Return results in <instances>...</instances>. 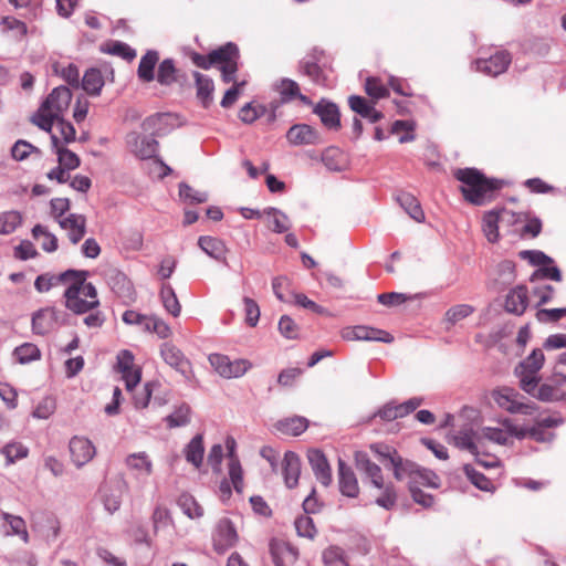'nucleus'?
<instances>
[{
    "label": "nucleus",
    "instance_id": "nucleus-7",
    "mask_svg": "<svg viewBox=\"0 0 566 566\" xmlns=\"http://www.w3.org/2000/svg\"><path fill=\"white\" fill-rule=\"evenodd\" d=\"M504 429L502 428H492L485 427L480 431V436L482 437V442L484 440H489L495 442L501 446H505L510 442L511 437H515L517 439H523L527 436L535 437L537 430L535 428H524L518 427L512 422L510 419H504L502 421Z\"/></svg>",
    "mask_w": 566,
    "mask_h": 566
},
{
    "label": "nucleus",
    "instance_id": "nucleus-54",
    "mask_svg": "<svg viewBox=\"0 0 566 566\" xmlns=\"http://www.w3.org/2000/svg\"><path fill=\"white\" fill-rule=\"evenodd\" d=\"M365 92L374 99V102L389 96V91L382 84L381 80L374 76L366 78Z\"/></svg>",
    "mask_w": 566,
    "mask_h": 566
},
{
    "label": "nucleus",
    "instance_id": "nucleus-52",
    "mask_svg": "<svg viewBox=\"0 0 566 566\" xmlns=\"http://www.w3.org/2000/svg\"><path fill=\"white\" fill-rule=\"evenodd\" d=\"M463 471L467 478L474 484L478 489L482 491H492L494 485L490 479H488L483 473L476 471L473 467L465 464L463 467Z\"/></svg>",
    "mask_w": 566,
    "mask_h": 566
},
{
    "label": "nucleus",
    "instance_id": "nucleus-16",
    "mask_svg": "<svg viewBox=\"0 0 566 566\" xmlns=\"http://www.w3.org/2000/svg\"><path fill=\"white\" fill-rule=\"evenodd\" d=\"M69 450L72 462L81 468L88 463L95 455L94 444L85 437L75 436L70 440Z\"/></svg>",
    "mask_w": 566,
    "mask_h": 566
},
{
    "label": "nucleus",
    "instance_id": "nucleus-42",
    "mask_svg": "<svg viewBox=\"0 0 566 566\" xmlns=\"http://www.w3.org/2000/svg\"><path fill=\"white\" fill-rule=\"evenodd\" d=\"M429 486L437 489L440 486L439 476L431 470L422 469L417 465L411 480L409 481V486Z\"/></svg>",
    "mask_w": 566,
    "mask_h": 566
},
{
    "label": "nucleus",
    "instance_id": "nucleus-13",
    "mask_svg": "<svg viewBox=\"0 0 566 566\" xmlns=\"http://www.w3.org/2000/svg\"><path fill=\"white\" fill-rule=\"evenodd\" d=\"M512 57L507 51H496L489 57H479L475 60L476 71L490 75L497 76L504 73L511 64Z\"/></svg>",
    "mask_w": 566,
    "mask_h": 566
},
{
    "label": "nucleus",
    "instance_id": "nucleus-4",
    "mask_svg": "<svg viewBox=\"0 0 566 566\" xmlns=\"http://www.w3.org/2000/svg\"><path fill=\"white\" fill-rule=\"evenodd\" d=\"M192 63L200 69L209 70L212 66L221 71V78L224 83L234 81V74L238 72L240 52L237 44L228 42L224 45L212 50L209 54L202 55L197 52L190 54Z\"/></svg>",
    "mask_w": 566,
    "mask_h": 566
},
{
    "label": "nucleus",
    "instance_id": "nucleus-36",
    "mask_svg": "<svg viewBox=\"0 0 566 566\" xmlns=\"http://www.w3.org/2000/svg\"><path fill=\"white\" fill-rule=\"evenodd\" d=\"M159 296L165 310L174 317H178L181 312V304L172 286L168 283H163Z\"/></svg>",
    "mask_w": 566,
    "mask_h": 566
},
{
    "label": "nucleus",
    "instance_id": "nucleus-47",
    "mask_svg": "<svg viewBox=\"0 0 566 566\" xmlns=\"http://www.w3.org/2000/svg\"><path fill=\"white\" fill-rule=\"evenodd\" d=\"M32 235L35 240H41V247L46 252H53L57 249V239L54 234L41 224H36L32 229Z\"/></svg>",
    "mask_w": 566,
    "mask_h": 566
},
{
    "label": "nucleus",
    "instance_id": "nucleus-28",
    "mask_svg": "<svg viewBox=\"0 0 566 566\" xmlns=\"http://www.w3.org/2000/svg\"><path fill=\"white\" fill-rule=\"evenodd\" d=\"M51 144L52 148L54 149L56 156H57V163L65 169L74 170L80 167L81 159L80 157L66 148L63 144L60 143V138L56 134H52L51 136Z\"/></svg>",
    "mask_w": 566,
    "mask_h": 566
},
{
    "label": "nucleus",
    "instance_id": "nucleus-2",
    "mask_svg": "<svg viewBox=\"0 0 566 566\" xmlns=\"http://www.w3.org/2000/svg\"><path fill=\"white\" fill-rule=\"evenodd\" d=\"M355 467L360 471L369 484L378 491L375 502L385 510H391L397 503V491L391 482H386L381 468L373 462L364 451L354 453Z\"/></svg>",
    "mask_w": 566,
    "mask_h": 566
},
{
    "label": "nucleus",
    "instance_id": "nucleus-55",
    "mask_svg": "<svg viewBox=\"0 0 566 566\" xmlns=\"http://www.w3.org/2000/svg\"><path fill=\"white\" fill-rule=\"evenodd\" d=\"M14 356L21 364L38 360L41 357L40 349L32 343H24L14 349Z\"/></svg>",
    "mask_w": 566,
    "mask_h": 566
},
{
    "label": "nucleus",
    "instance_id": "nucleus-8",
    "mask_svg": "<svg viewBox=\"0 0 566 566\" xmlns=\"http://www.w3.org/2000/svg\"><path fill=\"white\" fill-rule=\"evenodd\" d=\"M566 384V374L558 368H554L552 377L541 386L538 379L535 380L534 389L528 395L541 401L554 402L566 399V390L563 386Z\"/></svg>",
    "mask_w": 566,
    "mask_h": 566
},
{
    "label": "nucleus",
    "instance_id": "nucleus-46",
    "mask_svg": "<svg viewBox=\"0 0 566 566\" xmlns=\"http://www.w3.org/2000/svg\"><path fill=\"white\" fill-rule=\"evenodd\" d=\"M178 505L189 518H199L203 515L202 506L190 494H181L178 499Z\"/></svg>",
    "mask_w": 566,
    "mask_h": 566
},
{
    "label": "nucleus",
    "instance_id": "nucleus-61",
    "mask_svg": "<svg viewBox=\"0 0 566 566\" xmlns=\"http://www.w3.org/2000/svg\"><path fill=\"white\" fill-rule=\"evenodd\" d=\"M102 499L104 503V507L111 513H115L119 510L122 504V496L118 490H112L108 488H104L102 490Z\"/></svg>",
    "mask_w": 566,
    "mask_h": 566
},
{
    "label": "nucleus",
    "instance_id": "nucleus-56",
    "mask_svg": "<svg viewBox=\"0 0 566 566\" xmlns=\"http://www.w3.org/2000/svg\"><path fill=\"white\" fill-rule=\"evenodd\" d=\"M295 530L298 536L313 539L316 535V527L313 518L308 515L298 516L295 522Z\"/></svg>",
    "mask_w": 566,
    "mask_h": 566
},
{
    "label": "nucleus",
    "instance_id": "nucleus-64",
    "mask_svg": "<svg viewBox=\"0 0 566 566\" xmlns=\"http://www.w3.org/2000/svg\"><path fill=\"white\" fill-rule=\"evenodd\" d=\"M566 316V307L563 308H542L535 314L539 323H555Z\"/></svg>",
    "mask_w": 566,
    "mask_h": 566
},
{
    "label": "nucleus",
    "instance_id": "nucleus-40",
    "mask_svg": "<svg viewBox=\"0 0 566 566\" xmlns=\"http://www.w3.org/2000/svg\"><path fill=\"white\" fill-rule=\"evenodd\" d=\"M0 518L10 526V532H7V535H17L24 543L29 542L27 524L22 517L0 511Z\"/></svg>",
    "mask_w": 566,
    "mask_h": 566
},
{
    "label": "nucleus",
    "instance_id": "nucleus-20",
    "mask_svg": "<svg viewBox=\"0 0 566 566\" xmlns=\"http://www.w3.org/2000/svg\"><path fill=\"white\" fill-rule=\"evenodd\" d=\"M57 223L73 244H77L86 233V218L83 214L70 213L65 218H60Z\"/></svg>",
    "mask_w": 566,
    "mask_h": 566
},
{
    "label": "nucleus",
    "instance_id": "nucleus-6",
    "mask_svg": "<svg viewBox=\"0 0 566 566\" xmlns=\"http://www.w3.org/2000/svg\"><path fill=\"white\" fill-rule=\"evenodd\" d=\"M369 449L378 455L381 462L389 461L396 480H411L417 468L415 462L403 459L394 447L382 442L371 443Z\"/></svg>",
    "mask_w": 566,
    "mask_h": 566
},
{
    "label": "nucleus",
    "instance_id": "nucleus-48",
    "mask_svg": "<svg viewBox=\"0 0 566 566\" xmlns=\"http://www.w3.org/2000/svg\"><path fill=\"white\" fill-rule=\"evenodd\" d=\"M265 213L268 216L266 224L269 229L277 233L287 231L289 221L285 214H283L275 208H270L269 210L265 211Z\"/></svg>",
    "mask_w": 566,
    "mask_h": 566
},
{
    "label": "nucleus",
    "instance_id": "nucleus-26",
    "mask_svg": "<svg viewBox=\"0 0 566 566\" xmlns=\"http://www.w3.org/2000/svg\"><path fill=\"white\" fill-rule=\"evenodd\" d=\"M528 305V291L524 285H518L505 297V310L515 315H522Z\"/></svg>",
    "mask_w": 566,
    "mask_h": 566
},
{
    "label": "nucleus",
    "instance_id": "nucleus-3",
    "mask_svg": "<svg viewBox=\"0 0 566 566\" xmlns=\"http://www.w3.org/2000/svg\"><path fill=\"white\" fill-rule=\"evenodd\" d=\"M64 305L74 314L88 313L99 305L96 287L87 282L86 271H76L64 291Z\"/></svg>",
    "mask_w": 566,
    "mask_h": 566
},
{
    "label": "nucleus",
    "instance_id": "nucleus-33",
    "mask_svg": "<svg viewBox=\"0 0 566 566\" xmlns=\"http://www.w3.org/2000/svg\"><path fill=\"white\" fill-rule=\"evenodd\" d=\"M397 201L415 221H423L424 213L421 209L420 202L413 195L401 191L397 195Z\"/></svg>",
    "mask_w": 566,
    "mask_h": 566
},
{
    "label": "nucleus",
    "instance_id": "nucleus-17",
    "mask_svg": "<svg viewBox=\"0 0 566 566\" xmlns=\"http://www.w3.org/2000/svg\"><path fill=\"white\" fill-rule=\"evenodd\" d=\"M61 312L54 307L41 308L32 316V329L38 335H46L60 323Z\"/></svg>",
    "mask_w": 566,
    "mask_h": 566
},
{
    "label": "nucleus",
    "instance_id": "nucleus-25",
    "mask_svg": "<svg viewBox=\"0 0 566 566\" xmlns=\"http://www.w3.org/2000/svg\"><path fill=\"white\" fill-rule=\"evenodd\" d=\"M275 91L279 93L282 103H289L298 99L304 105H311L312 101L303 95L298 84L290 78H282L275 84Z\"/></svg>",
    "mask_w": 566,
    "mask_h": 566
},
{
    "label": "nucleus",
    "instance_id": "nucleus-12",
    "mask_svg": "<svg viewBox=\"0 0 566 566\" xmlns=\"http://www.w3.org/2000/svg\"><path fill=\"white\" fill-rule=\"evenodd\" d=\"M212 538L216 552L224 553L237 544L239 536L233 523L228 517H222L216 525Z\"/></svg>",
    "mask_w": 566,
    "mask_h": 566
},
{
    "label": "nucleus",
    "instance_id": "nucleus-57",
    "mask_svg": "<svg viewBox=\"0 0 566 566\" xmlns=\"http://www.w3.org/2000/svg\"><path fill=\"white\" fill-rule=\"evenodd\" d=\"M166 421L170 429L188 424L190 421L189 407L186 405L178 407L171 415L166 417Z\"/></svg>",
    "mask_w": 566,
    "mask_h": 566
},
{
    "label": "nucleus",
    "instance_id": "nucleus-39",
    "mask_svg": "<svg viewBox=\"0 0 566 566\" xmlns=\"http://www.w3.org/2000/svg\"><path fill=\"white\" fill-rule=\"evenodd\" d=\"M104 86V78L98 69H90L85 72L82 80L83 90L90 95H99Z\"/></svg>",
    "mask_w": 566,
    "mask_h": 566
},
{
    "label": "nucleus",
    "instance_id": "nucleus-34",
    "mask_svg": "<svg viewBox=\"0 0 566 566\" xmlns=\"http://www.w3.org/2000/svg\"><path fill=\"white\" fill-rule=\"evenodd\" d=\"M198 245L211 258L222 260L226 256L227 248L222 240L202 235L198 240Z\"/></svg>",
    "mask_w": 566,
    "mask_h": 566
},
{
    "label": "nucleus",
    "instance_id": "nucleus-24",
    "mask_svg": "<svg viewBox=\"0 0 566 566\" xmlns=\"http://www.w3.org/2000/svg\"><path fill=\"white\" fill-rule=\"evenodd\" d=\"M453 440L458 448L468 450L474 457L481 455V449H483L484 443H482L480 432L475 433L471 429L461 430L453 437Z\"/></svg>",
    "mask_w": 566,
    "mask_h": 566
},
{
    "label": "nucleus",
    "instance_id": "nucleus-63",
    "mask_svg": "<svg viewBox=\"0 0 566 566\" xmlns=\"http://www.w3.org/2000/svg\"><path fill=\"white\" fill-rule=\"evenodd\" d=\"M290 296L293 300V302L296 305L301 306V307H304L306 310H310L313 313L321 314V315H327L328 314L327 310H325L321 305L316 304L314 301L310 300L303 293L291 292Z\"/></svg>",
    "mask_w": 566,
    "mask_h": 566
},
{
    "label": "nucleus",
    "instance_id": "nucleus-11",
    "mask_svg": "<svg viewBox=\"0 0 566 566\" xmlns=\"http://www.w3.org/2000/svg\"><path fill=\"white\" fill-rule=\"evenodd\" d=\"M209 361L213 369L223 378H237L247 373L250 364L244 359L230 360L228 356L211 354Z\"/></svg>",
    "mask_w": 566,
    "mask_h": 566
},
{
    "label": "nucleus",
    "instance_id": "nucleus-41",
    "mask_svg": "<svg viewBox=\"0 0 566 566\" xmlns=\"http://www.w3.org/2000/svg\"><path fill=\"white\" fill-rule=\"evenodd\" d=\"M203 438L201 434L195 436L185 449V455L188 462L199 468L203 459Z\"/></svg>",
    "mask_w": 566,
    "mask_h": 566
},
{
    "label": "nucleus",
    "instance_id": "nucleus-49",
    "mask_svg": "<svg viewBox=\"0 0 566 566\" xmlns=\"http://www.w3.org/2000/svg\"><path fill=\"white\" fill-rule=\"evenodd\" d=\"M474 312L473 306L469 304H458L450 307L444 314V322L453 326L467 318Z\"/></svg>",
    "mask_w": 566,
    "mask_h": 566
},
{
    "label": "nucleus",
    "instance_id": "nucleus-15",
    "mask_svg": "<svg viewBox=\"0 0 566 566\" xmlns=\"http://www.w3.org/2000/svg\"><path fill=\"white\" fill-rule=\"evenodd\" d=\"M286 139L292 146H308L323 143L317 129L307 124H295L286 132Z\"/></svg>",
    "mask_w": 566,
    "mask_h": 566
},
{
    "label": "nucleus",
    "instance_id": "nucleus-9",
    "mask_svg": "<svg viewBox=\"0 0 566 566\" xmlns=\"http://www.w3.org/2000/svg\"><path fill=\"white\" fill-rule=\"evenodd\" d=\"M491 397L499 408L510 413L532 415L536 410L535 403L520 401L521 395L510 387H500L492 390Z\"/></svg>",
    "mask_w": 566,
    "mask_h": 566
},
{
    "label": "nucleus",
    "instance_id": "nucleus-50",
    "mask_svg": "<svg viewBox=\"0 0 566 566\" xmlns=\"http://www.w3.org/2000/svg\"><path fill=\"white\" fill-rule=\"evenodd\" d=\"M54 123L56 124V130L55 132L51 130L50 132L51 135L56 134L57 137L60 138V143L63 144L64 146H65V144L75 142L76 130L70 122H66L64 118H59V119H55Z\"/></svg>",
    "mask_w": 566,
    "mask_h": 566
},
{
    "label": "nucleus",
    "instance_id": "nucleus-38",
    "mask_svg": "<svg viewBox=\"0 0 566 566\" xmlns=\"http://www.w3.org/2000/svg\"><path fill=\"white\" fill-rule=\"evenodd\" d=\"M154 534L157 535L161 528L174 525L170 510L163 503H157L151 514Z\"/></svg>",
    "mask_w": 566,
    "mask_h": 566
},
{
    "label": "nucleus",
    "instance_id": "nucleus-21",
    "mask_svg": "<svg viewBox=\"0 0 566 566\" xmlns=\"http://www.w3.org/2000/svg\"><path fill=\"white\" fill-rule=\"evenodd\" d=\"M76 270H67L60 274L45 273L35 279L34 287L39 293L49 292L52 287L64 285L67 287Z\"/></svg>",
    "mask_w": 566,
    "mask_h": 566
},
{
    "label": "nucleus",
    "instance_id": "nucleus-37",
    "mask_svg": "<svg viewBox=\"0 0 566 566\" xmlns=\"http://www.w3.org/2000/svg\"><path fill=\"white\" fill-rule=\"evenodd\" d=\"M307 427L308 421L303 417L287 418L275 423L276 430L287 436H298L304 432Z\"/></svg>",
    "mask_w": 566,
    "mask_h": 566
},
{
    "label": "nucleus",
    "instance_id": "nucleus-51",
    "mask_svg": "<svg viewBox=\"0 0 566 566\" xmlns=\"http://www.w3.org/2000/svg\"><path fill=\"white\" fill-rule=\"evenodd\" d=\"M1 453L6 457L7 464H12L17 460L27 458L29 449L21 442H10L1 449Z\"/></svg>",
    "mask_w": 566,
    "mask_h": 566
},
{
    "label": "nucleus",
    "instance_id": "nucleus-53",
    "mask_svg": "<svg viewBox=\"0 0 566 566\" xmlns=\"http://www.w3.org/2000/svg\"><path fill=\"white\" fill-rule=\"evenodd\" d=\"M22 222L18 211H6L0 213V234L12 233Z\"/></svg>",
    "mask_w": 566,
    "mask_h": 566
},
{
    "label": "nucleus",
    "instance_id": "nucleus-5",
    "mask_svg": "<svg viewBox=\"0 0 566 566\" xmlns=\"http://www.w3.org/2000/svg\"><path fill=\"white\" fill-rule=\"evenodd\" d=\"M72 101V92L66 86L55 87L40 105L30 120L40 129L50 133L55 119L63 118Z\"/></svg>",
    "mask_w": 566,
    "mask_h": 566
},
{
    "label": "nucleus",
    "instance_id": "nucleus-59",
    "mask_svg": "<svg viewBox=\"0 0 566 566\" xmlns=\"http://www.w3.org/2000/svg\"><path fill=\"white\" fill-rule=\"evenodd\" d=\"M145 329L157 334L160 338H168L171 335L169 325L157 316L145 319Z\"/></svg>",
    "mask_w": 566,
    "mask_h": 566
},
{
    "label": "nucleus",
    "instance_id": "nucleus-35",
    "mask_svg": "<svg viewBox=\"0 0 566 566\" xmlns=\"http://www.w3.org/2000/svg\"><path fill=\"white\" fill-rule=\"evenodd\" d=\"M193 76L196 80L197 97L205 107H208L212 102V93L214 91L213 81L199 72H195Z\"/></svg>",
    "mask_w": 566,
    "mask_h": 566
},
{
    "label": "nucleus",
    "instance_id": "nucleus-18",
    "mask_svg": "<svg viewBox=\"0 0 566 566\" xmlns=\"http://www.w3.org/2000/svg\"><path fill=\"white\" fill-rule=\"evenodd\" d=\"M307 459L317 481L322 485L328 486L333 481V475L326 455L321 450L314 449L308 451Z\"/></svg>",
    "mask_w": 566,
    "mask_h": 566
},
{
    "label": "nucleus",
    "instance_id": "nucleus-1",
    "mask_svg": "<svg viewBox=\"0 0 566 566\" xmlns=\"http://www.w3.org/2000/svg\"><path fill=\"white\" fill-rule=\"evenodd\" d=\"M454 178L462 184L460 189L464 199L475 206L490 201L494 191L501 188V181L486 178L476 168L458 169L454 171Z\"/></svg>",
    "mask_w": 566,
    "mask_h": 566
},
{
    "label": "nucleus",
    "instance_id": "nucleus-58",
    "mask_svg": "<svg viewBox=\"0 0 566 566\" xmlns=\"http://www.w3.org/2000/svg\"><path fill=\"white\" fill-rule=\"evenodd\" d=\"M105 52L132 61L136 56V52L128 44L119 41H113L105 45Z\"/></svg>",
    "mask_w": 566,
    "mask_h": 566
},
{
    "label": "nucleus",
    "instance_id": "nucleus-22",
    "mask_svg": "<svg viewBox=\"0 0 566 566\" xmlns=\"http://www.w3.org/2000/svg\"><path fill=\"white\" fill-rule=\"evenodd\" d=\"M160 354L163 359L177 371L182 375H187L190 373L191 365L190 361L185 357L179 348L175 345L165 343L161 346Z\"/></svg>",
    "mask_w": 566,
    "mask_h": 566
},
{
    "label": "nucleus",
    "instance_id": "nucleus-43",
    "mask_svg": "<svg viewBox=\"0 0 566 566\" xmlns=\"http://www.w3.org/2000/svg\"><path fill=\"white\" fill-rule=\"evenodd\" d=\"M356 332L357 340H375L382 343L394 342V336L384 329L369 326H356Z\"/></svg>",
    "mask_w": 566,
    "mask_h": 566
},
{
    "label": "nucleus",
    "instance_id": "nucleus-62",
    "mask_svg": "<svg viewBox=\"0 0 566 566\" xmlns=\"http://www.w3.org/2000/svg\"><path fill=\"white\" fill-rule=\"evenodd\" d=\"M32 153L41 155V150L38 147L22 139L15 142L11 148V155L18 161L24 160Z\"/></svg>",
    "mask_w": 566,
    "mask_h": 566
},
{
    "label": "nucleus",
    "instance_id": "nucleus-27",
    "mask_svg": "<svg viewBox=\"0 0 566 566\" xmlns=\"http://www.w3.org/2000/svg\"><path fill=\"white\" fill-rule=\"evenodd\" d=\"M374 103H369L366 98L358 95H352L348 98L350 109L367 118L370 123H377L384 117L382 113L374 107Z\"/></svg>",
    "mask_w": 566,
    "mask_h": 566
},
{
    "label": "nucleus",
    "instance_id": "nucleus-19",
    "mask_svg": "<svg viewBox=\"0 0 566 566\" xmlns=\"http://www.w3.org/2000/svg\"><path fill=\"white\" fill-rule=\"evenodd\" d=\"M338 485L340 493L347 497L356 499L359 495L357 476L343 459H338Z\"/></svg>",
    "mask_w": 566,
    "mask_h": 566
},
{
    "label": "nucleus",
    "instance_id": "nucleus-44",
    "mask_svg": "<svg viewBox=\"0 0 566 566\" xmlns=\"http://www.w3.org/2000/svg\"><path fill=\"white\" fill-rule=\"evenodd\" d=\"M178 72L174 60L166 59L158 66L157 81L165 86L172 85L178 81Z\"/></svg>",
    "mask_w": 566,
    "mask_h": 566
},
{
    "label": "nucleus",
    "instance_id": "nucleus-14",
    "mask_svg": "<svg viewBox=\"0 0 566 566\" xmlns=\"http://www.w3.org/2000/svg\"><path fill=\"white\" fill-rule=\"evenodd\" d=\"M269 551L275 566H292L298 558L297 548L281 538H272Z\"/></svg>",
    "mask_w": 566,
    "mask_h": 566
},
{
    "label": "nucleus",
    "instance_id": "nucleus-10",
    "mask_svg": "<svg viewBox=\"0 0 566 566\" xmlns=\"http://www.w3.org/2000/svg\"><path fill=\"white\" fill-rule=\"evenodd\" d=\"M545 356L542 349H534L516 368L520 377V386L525 392H532L535 380L538 379L537 373L543 367Z\"/></svg>",
    "mask_w": 566,
    "mask_h": 566
},
{
    "label": "nucleus",
    "instance_id": "nucleus-60",
    "mask_svg": "<svg viewBox=\"0 0 566 566\" xmlns=\"http://www.w3.org/2000/svg\"><path fill=\"white\" fill-rule=\"evenodd\" d=\"M229 476L237 492L243 491V471L238 457H232L229 461Z\"/></svg>",
    "mask_w": 566,
    "mask_h": 566
},
{
    "label": "nucleus",
    "instance_id": "nucleus-31",
    "mask_svg": "<svg viewBox=\"0 0 566 566\" xmlns=\"http://www.w3.org/2000/svg\"><path fill=\"white\" fill-rule=\"evenodd\" d=\"M125 464L130 471H136L146 476L151 475L154 472L153 461L144 451L128 454L125 459Z\"/></svg>",
    "mask_w": 566,
    "mask_h": 566
},
{
    "label": "nucleus",
    "instance_id": "nucleus-45",
    "mask_svg": "<svg viewBox=\"0 0 566 566\" xmlns=\"http://www.w3.org/2000/svg\"><path fill=\"white\" fill-rule=\"evenodd\" d=\"M501 228L500 222L497 221V216L494 210L488 211L483 216V233L486 237L488 241L491 243H495L500 239L499 229Z\"/></svg>",
    "mask_w": 566,
    "mask_h": 566
},
{
    "label": "nucleus",
    "instance_id": "nucleus-30",
    "mask_svg": "<svg viewBox=\"0 0 566 566\" xmlns=\"http://www.w3.org/2000/svg\"><path fill=\"white\" fill-rule=\"evenodd\" d=\"M132 150L140 159L155 157L158 149V142L148 136L133 135Z\"/></svg>",
    "mask_w": 566,
    "mask_h": 566
},
{
    "label": "nucleus",
    "instance_id": "nucleus-32",
    "mask_svg": "<svg viewBox=\"0 0 566 566\" xmlns=\"http://www.w3.org/2000/svg\"><path fill=\"white\" fill-rule=\"evenodd\" d=\"M159 61V54L157 51H147L145 55L142 56L137 70V75L140 81L145 83H149L155 78V66Z\"/></svg>",
    "mask_w": 566,
    "mask_h": 566
},
{
    "label": "nucleus",
    "instance_id": "nucleus-29",
    "mask_svg": "<svg viewBox=\"0 0 566 566\" xmlns=\"http://www.w3.org/2000/svg\"><path fill=\"white\" fill-rule=\"evenodd\" d=\"M314 113L319 116L324 126L329 129H338L340 127V114L338 107L334 103H318Z\"/></svg>",
    "mask_w": 566,
    "mask_h": 566
},
{
    "label": "nucleus",
    "instance_id": "nucleus-23",
    "mask_svg": "<svg viewBox=\"0 0 566 566\" xmlns=\"http://www.w3.org/2000/svg\"><path fill=\"white\" fill-rule=\"evenodd\" d=\"M282 473L284 483L289 489H293L297 485L301 474V459L296 453L289 451L284 454Z\"/></svg>",
    "mask_w": 566,
    "mask_h": 566
}]
</instances>
